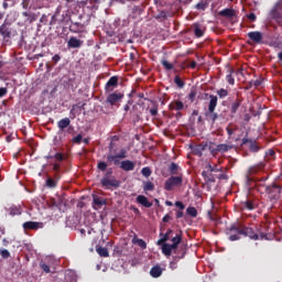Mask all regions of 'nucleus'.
<instances>
[{
    "label": "nucleus",
    "instance_id": "obj_1",
    "mask_svg": "<svg viewBox=\"0 0 282 282\" xmlns=\"http://www.w3.org/2000/svg\"><path fill=\"white\" fill-rule=\"evenodd\" d=\"M268 228L269 227L264 225L262 229H257V231H254L252 227L231 225L227 228V235H230V232H237L243 237H249V239H252L253 241H259V239L261 241H270V239H272V232H270Z\"/></svg>",
    "mask_w": 282,
    "mask_h": 282
},
{
    "label": "nucleus",
    "instance_id": "obj_2",
    "mask_svg": "<svg viewBox=\"0 0 282 282\" xmlns=\"http://www.w3.org/2000/svg\"><path fill=\"white\" fill-rule=\"evenodd\" d=\"M209 98H210V100L208 104V111L205 112V116H206L207 120H210V122H213V124H215V122H217V118H219V115H217V112H215V109H217L218 98H217V96H214V95H210Z\"/></svg>",
    "mask_w": 282,
    "mask_h": 282
},
{
    "label": "nucleus",
    "instance_id": "obj_3",
    "mask_svg": "<svg viewBox=\"0 0 282 282\" xmlns=\"http://www.w3.org/2000/svg\"><path fill=\"white\" fill-rule=\"evenodd\" d=\"M14 29H12V23L8 20H4L3 23L0 25V36H2L3 41L9 42L12 36H14Z\"/></svg>",
    "mask_w": 282,
    "mask_h": 282
},
{
    "label": "nucleus",
    "instance_id": "obj_4",
    "mask_svg": "<svg viewBox=\"0 0 282 282\" xmlns=\"http://www.w3.org/2000/svg\"><path fill=\"white\" fill-rule=\"evenodd\" d=\"M270 19H273L279 25H282V0H279L269 12Z\"/></svg>",
    "mask_w": 282,
    "mask_h": 282
},
{
    "label": "nucleus",
    "instance_id": "obj_5",
    "mask_svg": "<svg viewBox=\"0 0 282 282\" xmlns=\"http://www.w3.org/2000/svg\"><path fill=\"white\" fill-rule=\"evenodd\" d=\"M217 171L219 170L214 167L213 165H206V171L202 172V176L204 177L206 184H215L216 177L215 174L213 173H217Z\"/></svg>",
    "mask_w": 282,
    "mask_h": 282
},
{
    "label": "nucleus",
    "instance_id": "obj_6",
    "mask_svg": "<svg viewBox=\"0 0 282 282\" xmlns=\"http://www.w3.org/2000/svg\"><path fill=\"white\" fill-rule=\"evenodd\" d=\"M245 144H249V151L251 153H259L261 149H263V147H261L259 142H257V140H252L248 138H243L241 140V147H245Z\"/></svg>",
    "mask_w": 282,
    "mask_h": 282
},
{
    "label": "nucleus",
    "instance_id": "obj_7",
    "mask_svg": "<svg viewBox=\"0 0 282 282\" xmlns=\"http://www.w3.org/2000/svg\"><path fill=\"white\" fill-rule=\"evenodd\" d=\"M101 186H104V188H119L120 187V181L116 180V176H111V177H107L104 176L101 178Z\"/></svg>",
    "mask_w": 282,
    "mask_h": 282
},
{
    "label": "nucleus",
    "instance_id": "obj_8",
    "mask_svg": "<svg viewBox=\"0 0 282 282\" xmlns=\"http://www.w3.org/2000/svg\"><path fill=\"white\" fill-rule=\"evenodd\" d=\"M182 182H184L182 176H171L165 181L164 188L171 191L172 188H175V186H182Z\"/></svg>",
    "mask_w": 282,
    "mask_h": 282
},
{
    "label": "nucleus",
    "instance_id": "obj_9",
    "mask_svg": "<svg viewBox=\"0 0 282 282\" xmlns=\"http://www.w3.org/2000/svg\"><path fill=\"white\" fill-rule=\"evenodd\" d=\"M230 150H232V145L226 143L217 144L215 148H213V145L209 147L212 155H217V153H228Z\"/></svg>",
    "mask_w": 282,
    "mask_h": 282
},
{
    "label": "nucleus",
    "instance_id": "obj_10",
    "mask_svg": "<svg viewBox=\"0 0 282 282\" xmlns=\"http://www.w3.org/2000/svg\"><path fill=\"white\" fill-rule=\"evenodd\" d=\"M123 98H124V94L112 93V94L108 95L106 102L108 105H110L111 107H113L115 105H118V102H120V100H122Z\"/></svg>",
    "mask_w": 282,
    "mask_h": 282
},
{
    "label": "nucleus",
    "instance_id": "obj_11",
    "mask_svg": "<svg viewBox=\"0 0 282 282\" xmlns=\"http://www.w3.org/2000/svg\"><path fill=\"white\" fill-rule=\"evenodd\" d=\"M247 36L256 45H261V43H263V33H261V31H251L247 34Z\"/></svg>",
    "mask_w": 282,
    "mask_h": 282
},
{
    "label": "nucleus",
    "instance_id": "obj_12",
    "mask_svg": "<svg viewBox=\"0 0 282 282\" xmlns=\"http://www.w3.org/2000/svg\"><path fill=\"white\" fill-rule=\"evenodd\" d=\"M267 193L269 195H272V193H275L273 195V199H279V195H282V185L273 184L272 186H268Z\"/></svg>",
    "mask_w": 282,
    "mask_h": 282
},
{
    "label": "nucleus",
    "instance_id": "obj_13",
    "mask_svg": "<svg viewBox=\"0 0 282 282\" xmlns=\"http://www.w3.org/2000/svg\"><path fill=\"white\" fill-rule=\"evenodd\" d=\"M192 30H193L196 39H202V36H204V34L206 32V29H204V25H202L200 23H197V22L192 24Z\"/></svg>",
    "mask_w": 282,
    "mask_h": 282
},
{
    "label": "nucleus",
    "instance_id": "obj_14",
    "mask_svg": "<svg viewBox=\"0 0 282 282\" xmlns=\"http://www.w3.org/2000/svg\"><path fill=\"white\" fill-rule=\"evenodd\" d=\"M121 171L129 173L130 171H135V162L131 160L121 161L120 163Z\"/></svg>",
    "mask_w": 282,
    "mask_h": 282
},
{
    "label": "nucleus",
    "instance_id": "obj_15",
    "mask_svg": "<svg viewBox=\"0 0 282 282\" xmlns=\"http://www.w3.org/2000/svg\"><path fill=\"white\" fill-rule=\"evenodd\" d=\"M206 147H208V144H204V143H200L194 147L192 145L191 149H192L193 155H197L198 158H202L204 155V151H206Z\"/></svg>",
    "mask_w": 282,
    "mask_h": 282
},
{
    "label": "nucleus",
    "instance_id": "obj_16",
    "mask_svg": "<svg viewBox=\"0 0 282 282\" xmlns=\"http://www.w3.org/2000/svg\"><path fill=\"white\" fill-rule=\"evenodd\" d=\"M7 213H9L11 217H17L19 215H22L23 208L21 207V205H11L7 208Z\"/></svg>",
    "mask_w": 282,
    "mask_h": 282
},
{
    "label": "nucleus",
    "instance_id": "obj_17",
    "mask_svg": "<svg viewBox=\"0 0 282 282\" xmlns=\"http://www.w3.org/2000/svg\"><path fill=\"white\" fill-rule=\"evenodd\" d=\"M93 208L95 210H98V208H102V206H106L107 205V200L100 196H97V195H94L93 196Z\"/></svg>",
    "mask_w": 282,
    "mask_h": 282
},
{
    "label": "nucleus",
    "instance_id": "obj_18",
    "mask_svg": "<svg viewBox=\"0 0 282 282\" xmlns=\"http://www.w3.org/2000/svg\"><path fill=\"white\" fill-rule=\"evenodd\" d=\"M263 169H265V164H263L262 162L252 165L248 169L249 175H257V173H261V171H263Z\"/></svg>",
    "mask_w": 282,
    "mask_h": 282
},
{
    "label": "nucleus",
    "instance_id": "obj_19",
    "mask_svg": "<svg viewBox=\"0 0 282 282\" xmlns=\"http://www.w3.org/2000/svg\"><path fill=\"white\" fill-rule=\"evenodd\" d=\"M113 87H118V77L116 76L109 78V80L106 83L105 90L107 93L113 91Z\"/></svg>",
    "mask_w": 282,
    "mask_h": 282
},
{
    "label": "nucleus",
    "instance_id": "obj_20",
    "mask_svg": "<svg viewBox=\"0 0 282 282\" xmlns=\"http://www.w3.org/2000/svg\"><path fill=\"white\" fill-rule=\"evenodd\" d=\"M24 230H39L41 228V223L37 221H26L22 225Z\"/></svg>",
    "mask_w": 282,
    "mask_h": 282
},
{
    "label": "nucleus",
    "instance_id": "obj_21",
    "mask_svg": "<svg viewBox=\"0 0 282 282\" xmlns=\"http://www.w3.org/2000/svg\"><path fill=\"white\" fill-rule=\"evenodd\" d=\"M237 15V12L235 11V9H224L221 11H219V17H225L226 19H232Z\"/></svg>",
    "mask_w": 282,
    "mask_h": 282
},
{
    "label": "nucleus",
    "instance_id": "obj_22",
    "mask_svg": "<svg viewBox=\"0 0 282 282\" xmlns=\"http://www.w3.org/2000/svg\"><path fill=\"white\" fill-rule=\"evenodd\" d=\"M85 25L80 22H72L69 25V32H73V34H78L79 32H83V29Z\"/></svg>",
    "mask_w": 282,
    "mask_h": 282
},
{
    "label": "nucleus",
    "instance_id": "obj_23",
    "mask_svg": "<svg viewBox=\"0 0 282 282\" xmlns=\"http://www.w3.org/2000/svg\"><path fill=\"white\" fill-rule=\"evenodd\" d=\"M171 235H173V229H167V231L164 234H160V239L158 240V246H162V243H166L169 239H171Z\"/></svg>",
    "mask_w": 282,
    "mask_h": 282
},
{
    "label": "nucleus",
    "instance_id": "obj_24",
    "mask_svg": "<svg viewBox=\"0 0 282 282\" xmlns=\"http://www.w3.org/2000/svg\"><path fill=\"white\" fill-rule=\"evenodd\" d=\"M162 272H163L162 267L156 264L151 268L150 276H152L153 279H160V276H162Z\"/></svg>",
    "mask_w": 282,
    "mask_h": 282
},
{
    "label": "nucleus",
    "instance_id": "obj_25",
    "mask_svg": "<svg viewBox=\"0 0 282 282\" xmlns=\"http://www.w3.org/2000/svg\"><path fill=\"white\" fill-rule=\"evenodd\" d=\"M241 207L243 210H254V208H257V204L252 199H247L241 202Z\"/></svg>",
    "mask_w": 282,
    "mask_h": 282
},
{
    "label": "nucleus",
    "instance_id": "obj_26",
    "mask_svg": "<svg viewBox=\"0 0 282 282\" xmlns=\"http://www.w3.org/2000/svg\"><path fill=\"white\" fill-rule=\"evenodd\" d=\"M137 202L138 204H141V206H144V208H151V206H153V203L149 202V198L144 195H139Z\"/></svg>",
    "mask_w": 282,
    "mask_h": 282
},
{
    "label": "nucleus",
    "instance_id": "obj_27",
    "mask_svg": "<svg viewBox=\"0 0 282 282\" xmlns=\"http://www.w3.org/2000/svg\"><path fill=\"white\" fill-rule=\"evenodd\" d=\"M82 46H83V41L78 40L77 37L72 36L68 40V47L78 48V47H82Z\"/></svg>",
    "mask_w": 282,
    "mask_h": 282
},
{
    "label": "nucleus",
    "instance_id": "obj_28",
    "mask_svg": "<svg viewBox=\"0 0 282 282\" xmlns=\"http://www.w3.org/2000/svg\"><path fill=\"white\" fill-rule=\"evenodd\" d=\"M107 162H108L109 166H111V164H113L115 166H118V165L121 164L120 159L118 158L117 154H115V155L113 154H108L107 155Z\"/></svg>",
    "mask_w": 282,
    "mask_h": 282
},
{
    "label": "nucleus",
    "instance_id": "obj_29",
    "mask_svg": "<svg viewBox=\"0 0 282 282\" xmlns=\"http://www.w3.org/2000/svg\"><path fill=\"white\" fill-rule=\"evenodd\" d=\"M69 124H72V120H69V118H64L57 122V127L61 131H65Z\"/></svg>",
    "mask_w": 282,
    "mask_h": 282
},
{
    "label": "nucleus",
    "instance_id": "obj_30",
    "mask_svg": "<svg viewBox=\"0 0 282 282\" xmlns=\"http://www.w3.org/2000/svg\"><path fill=\"white\" fill-rule=\"evenodd\" d=\"M167 171H169V173H171V175H180L181 167H180V165H177V163L172 162L169 165Z\"/></svg>",
    "mask_w": 282,
    "mask_h": 282
},
{
    "label": "nucleus",
    "instance_id": "obj_31",
    "mask_svg": "<svg viewBox=\"0 0 282 282\" xmlns=\"http://www.w3.org/2000/svg\"><path fill=\"white\" fill-rule=\"evenodd\" d=\"M182 109H184V102H182L181 100L173 101L170 105V110L171 111H182Z\"/></svg>",
    "mask_w": 282,
    "mask_h": 282
},
{
    "label": "nucleus",
    "instance_id": "obj_32",
    "mask_svg": "<svg viewBox=\"0 0 282 282\" xmlns=\"http://www.w3.org/2000/svg\"><path fill=\"white\" fill-rule=\"evenodd\" d=\"M241 102H243L241 99H236L230 107V112L232 116H235V113H237V111H239V107H241Z\"/></svg>",
    "mask_w": 282,
    "mask_h": 282
},
{
    "label": "nucleus",
    "instance_id": "obj_33",
    "mask_svg": "<svg viewBox=\"0 0 282 282\" xmlns=\"http://www.w3.org/2000/svg\"><path fill=\"white\" fill-rule=\"evenodd\" d=\"M161 246H162L161 250H162L163 254L165 257H171V254L173 253V250L171 249V245L163 242Z\"/></svg>",
    "mask_w": 282,
    "mask_h": 282
},
{
    "label": "nucleus",
    "instance_id": "obj_34",
    "mask_svg": "<svg viewBox=\"0 0 282 282\" xmlns=\"http://www.w3.org/2000/svg\"><path fill=\"white\" fill-rule=\"evenodd\" d=\"M235 75H237V70H235V68H231L229 70V74L226 76V80L229 85H235Z\"/></svg>",
    "mask_w": 282,
    "mask_h": 282
},
{
    "label": "nucleus",
    "instance_id": "obj_35",
    "mask_svg": "<svg viewBox=\"0 0 282 282\" xmlns=\"http://www.w3.org/2000/svg\"><path fill=\"white\" fill-rule=\"evenodd\" d=\"M143 191L149 193V191H155V185L151 181L143 182Z\"/></svg>",
    "mask_w": 282,
    "mask_h": 282
},
{
    "label": "nucleus",
    "instance_id": "obj_36",
    "mask_svg": "<svg viewBox=\"0 0 282 282\" xmlns=\"http://www.w3.org/2000/svg\"><path fill=\"white\" fill-rule=\"evenodd\" d=\"M194 8H195L196 10H202V11H204V10H206V8H208V1L202 0V1H199L198 3H196Z\"/></svg>",
    "mask_w": 282,
    "mask_h": 282
},
{
    "label": "nucleus",
    "instance_id": "obj_37",
    "mask_svg": "<svg viewBox=\"0 0 282 282\" xmlns=\"http://www.w3.org/2000/svg\"><path fill=\"white\" fill-rule=\"evenodd\" d=\"M270 47H274L276 50H282V42L280 40H271L269 43Z\"/></svg>",
    "mask_w": 282,
    "mask_h": 282
},
{
    "label": "nucleus",
    "instance_id": "obj_38",
    "mask_svg": "<svg viewBox=\"0 0 282 282\" xmlns=\"http://www.w3.org/2000/svg\"><path fill=\"white\" fill-rule=\"evenodd\" d=\"M45 186L47 188H56V186H58V183L55 180H53L52 177H48L46 180Z\"/></svg>",
    "mask_w": 282,
    "mask_h": 282
},
{
    "label": "nucleus",
    "instance_id": "obj_39",
    "mask_svg": "<svg viewBox=\"0 0 282 282\" xmlns=\"http://www.w3.org/2000/svg\"><path fill=\"white\" fill-rule=\"evenodd\" d=\"M184 254H186L185 251L182 253L181 257H176L173 261L170 262L171 270H177V260L176 259H184Z\"/></svg>",
    "mask_w": 282,
    "mask_h": 282
},
{
    "label": "nucleus",
    "instance_id": "obj_40",
    "mask_svg": "<svg viewBox=\"0 0 282 282\" xmlns=\"http://www.w3.org/2000/svg\"><path fill=\"white\" fill-rule=\"evenodd\" d=\"M96 250L99 257H109V250H107V248L98 247Z\"/></svg>",
    "mask_w": 282,
    "mask_h": 282
},
{
    "label": "nucleus",
    "instance_id": "obj_41",
    "mask_svg": "<svg viewBox=\"0 0 282 282\" xmlns=\"http://www.w3.org/2000/svg\"><path fill=\"white\" fill-rule=\"evenodd\" d=\"M174 83L176 86L180 87V89H183L184 85H186V83H184V80H182V78L180 77V75H176L174 77Z\"/></svg>",
    "mask_w": 282,
    "mask_h": 282
},
{
    "label": "nucleus",
    "instance_id": "obj_42",
    "mask_svg": "<svg viewBox=\"0 0 282 282\" xmlns=\"http://www.w3.org/2000/svg\"><path fill=\"white\" fill-rule=\"evenodd\" d=\"M261 85H263L262 78L249 82V87H261Z\"/></svg>",
    "mask_w": 282,
    "mask_h": 282
},
{
    "label": "nucleus",
    "instance_id": "obj_43",
    "mask_svg": "<svg viewBox=\"0 0 282 282\" xmlns=\"http://www.w3.org/2000/svg\"><path fill=\"white\" fill-rule=\"evenodd\" d=\"M133 243H137L142 250H147V241L144 240L137 238Z\"/></svg>",
    "mask_w": 282,
    "mask_h": 282
},
{
    "label": "nucleus",
    "instance_id": "obj_44",
    "mask_svg": "<svg viewBox=\"0 0 282 282\" xmlns=\"http://www.w3.org/2000/svg\"><path fill=\"white\" fill-rule=\"evenodd\" d=\"M197 97V90L192 88L189 94L187 95V98L191 102H195V98Z\"/></svg>",
    "mask_w": 282,
    "mask_h": 282
},
{
    "label": "nucleus",
    "instance_id": "obj_45",
    "mask_svg": "<svg viewBox=\"0 0 282 282\" xmlns=\"http://www.w3.org/2000/svg\"><path fill=\"white\" fill-rule=\"evenodd\" d=\"M172 243H176L177 246L182 243V231H180L178 234H176L175 237L172 238Z\"/></svg>",
    "mask_w": 282,
    "mask_h": 282
},
{
    "label": "nucleus",
    "instance_id": "obj_46",
    "mask_svg": "<svg viewBox=\"0 0 282 282\" xmlns=\"http://www.w3.org/2000/svg\"><path fill=\"white\" fill-rule=\"evenodd\" d=\"M151 167L145 166L141 170V175H143V177H151Z\"/></svg>",
    "mask_w": 282,
    "mask_h": 282
},
{
    "label": "nucleus",
    "instance_id": "obj_47",
    "mask_svg": "<svg viewBox=\"0 0 282 282\" xmlns=\"http://www.w3.org/2000/svg\"><path fill=\"white\" fill-rule=\"evenodd\" d=\"M186 213L189 217H197V208L195 207H187Z\"/></svg>",
    "mask_w": 282,
    "mask_h": 282
},
{
    "label": "nucleus",
    "instance_id": "obj_48",
    "mask_svg": "<svg viewBox=\"0 0 282 282\" xmlns=\"http://www.w3.org/2000/svg\"><path fill=\"white\" fill-rule=\"evenodd\" d=\"M216 94H217V96H218L219 98H221V99L228 97V90H226V89H224V88L218 89V90L216 91Z\"/></svg>",
    "mask_w": 282,
    "mask_h": 282
},
{
    "label": "nucleus",
    "instance_id": "obj_49",
    "mask_svg": "<svg viewBox=\"0 0 282 282\" xmlns=\"http://www.w3.org/2000/svg\"><path fill=\"white\" fill-rule=\"evenodd\" d=\"M109 166V164H107V162H105V161H100V162H98V164H97V169L99 170V171H102V172H105V171H107V167Z\"/></svg>",
    "mask_w": 282,
    "mask_h": 282
},
{
    "label": "nucleus",
    "instance_id": "obj_50",
    "mask_svg": "<svg viewBox=\"0 0 282 282\" xmlns=\"http://www.w3.org/2000/svg\"><path fill=\"white\" fill-rule=\"evenodd\" d=\"M161 64L163 65L164 69H166L167 72H171V69H173V64L169 63V61L166 59H163L161 62Z\"/></svg>",
    "mask_w": 282,
    "mask_h": 282
},
{
    "label": "nucleus",
    "instance_id": "obj_51",
    "mask_svg": "<svg viewBox=\"0 0 282 282\" xmlns=\"http://www.w3.org/2000/svg\"><path fill=\"white\" fill-rule=\"evenodd\" d=\"M229 235V241H239V239H241V237H239L240 234L236 232L232 235V232L227 234Z\"/></svg>",
    "mask_w": 282,
    "mask_h": 282
},
{
    "label": "nucleus",
    "instance_id": "obj_52",
    "mask_svg": "<svg viewBox=\"0 0 282 282\" xmlns=\"http://www.w3.org/2000/svg\"><path fill=\"white\" fill-rule=\"evenodd\" d=\"M54 159L56 160V162H63V160H65V155L61 152H57L54 154Z\"/></svg>",
    "mask_w": 282,
    "mask_h": 282
},
{
    "label": "nucleus",
    "instance_id": "obj_53",
    "mask_svg": "<svg viewBox=\"0 0 282 282\" xmlns=\"http://www.w3.org/2000/svg\"><path fill=\"white\" fill-rule=\"evenodd\" d=\"M0 254L2 259H10V251H8L7 249H1Z\"/></svg>",
    "mask_w": 282,
    "mask_h": 282
},
{
    "label": "nucleus",
    "instance_id": "obj_54",
    "mask_svg": "<svg viewBox=\"0 0 282 282\" xmlns=\"http://www.w3.org/2000/svg\"><path fill=\"white\" fill-rule=\"evenodd\" d=\"M119 160H124L127 158V150L121 149L120 153L116 154Z\"/></svg>",
    "mask_w": 282,
    "mask_h": 282
},
{
    "label": "nucleus",
    "instance_id": "obj_55",
    "mask_svg": "<svg viewBox=\"0 0 282 282\" xmlns=\"http://www.w3.org/2000/svg\"><path fill=\"white\" fill-rule=\"evenodd\" d=\"M72 142H74V144H80V142H83V134H77L74 137Z\"/></svg>",
    "mask_w": 282,
    "mask_h": 282
},
{
    "label": "nucleus",
    "instance_id": "obj_56",
    "mask_svg": "<svg viewBox=\"0 0 282 282\" xmlns=\"http://www.w3.org/2000/svg\"><path fill=\"white\" fill-rule=\"evenodd\" d=\"M41 270H43V272H45L46 274H50V265H47L46 263L42 262L40 264Z\"/></svg>",
    "mask_w": 282,
    "mask_h": 282
},
{
    "label": "nucleus",
    "instance_id": "obj_57",
    "mask_svg": "<svg viewBox=\"0 0 282 282\" xmlns=\"http://www.w3.org/2000/svg\"><path fill=\"white\" fill-rule=\"evenodd\" d=\"M174 206H176V208H180V210H184V208H186V205H184V203L176 200Z\"/></svg>",
    "mask_w": 282,
    "mask_h": 282
},
{
    "label": "nucleus",
    "instance_id": "obj_58",
    "mask_svg": "<svg viewBox=\"0 0 282 282\" xmlns=\"http://www.w3.org/2000/svg\"><path fill=\"white\" fill-rule=\"evenodd\" d=\"M53 171L54 173H61V163H54Z\"/></svg>",
    "mask_w": 282,
    "mask_h": 282
},
{
    "label": "nucleus",
    "instance_id": "obj_59",
    "mask_svg": "<svg viewBox=\"0 0 282 282\" xmlns=\"http://www.w3.org/2000/svg\"><path fill=\"white\" fill-rule=\"evenodd\" d=\"M3 96H8V89L6 87H0V98H3Z\"/></svg>",
    "mask_w": 282,
    "mask_h": 282
},
{
    "label": "nucleus",
    "instance_id": "obj_60",
    "mask_svg": "<svg viewBox=\"0 0 282 282\" xmlns=\"http://www.w3.org/2000/svg\"><path fill=\"white\" fill-rule=\"evenodd\" d=\"M247 19H249V21L254 22V21H257V14L251 12V13L247 14Z\"/></svg>",
    "mask_w": 282,
    "mask_h": 282
},
{
    "label": "nucleus",
    "instance_id": "obj_61",
    "mask_svg": "<svg viewBox=\"0 0 282 282\" xmlns=\"http://www.w3.org/2000/svg\"><path fill=\"white\" fill-rule=\"evenodd\" d=\"M251 175H252V174H250V173L247 172V174H246V182H247V184H250L251 182H254V180L252 178Z\"/></svg>",
    "mask_w": 282,
    "mask_h": 282
},
{
    "label": "nucleus",
    "instance_id": "obj_62",
    "mask_svg": "<svg viewBox=\"0 0 282 282\" xmlns=\"http://www.w3.org/2000/svg\"><path fill=\"white\" fill-rule=\"evenodd\" d=\"M53 180L58 183L61 180V172H55L53 175Z\"/></svg>",
    "mask_w": 282,
    "mask_h": 282
},
{
    "label": "nucleus",
    "instance_id": "obj_63",
    "mask_svg": "<svg viewBox=\"0 0 282 282\" xmlns=\"http://www.w3.org/2000/svg\"><path fill=\"white\" fill-rule=\"evenodd\" d=\"M150 113H151V116H153V117L158 116V106L151 108V109H150Z\"/></svg>",
    "mask_w": 282,
    "mask_h": 282
},
{
    "label": "nucleus",
    "instance_id": "obj_64",
    "mask_svg": "<svg viewBox=\"0 0 282 282\" xmlns=\"http://www.w3.org/2000/svg\"><path fill=\"white\" fill-rule=\"evenodd\" d=\"M52 61H54L55 63H58V62L61 61V55L55 54V55L52 57Z\"/></svg>",
    "mask_w": 282,
    "mask_h": 282
}]
</instances>
